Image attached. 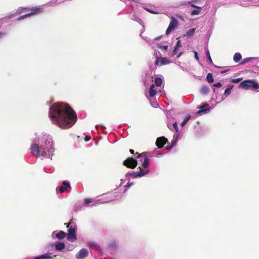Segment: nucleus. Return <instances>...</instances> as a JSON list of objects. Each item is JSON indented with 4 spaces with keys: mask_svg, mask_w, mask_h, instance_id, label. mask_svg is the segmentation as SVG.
I'll use <instances>...</instances> for the list:
<instances>
[{
    "mask_svg": "<svg viewBox=\"0 0 259 259\" xmlns=\"http://www.w3.org/2000/svg\"><path fill=\"white\" fill-rule=\"evenodd\" d=\"M140 171L138 172H135L131 174V176L133 178H137V177H143L147 174L149 173V171L148 170H143L141 166H139V168Z\"/></svg>",
    "mask_w": 259,
    "mask_h": 259,
    "instance_id": "nucleus-10",
    "label": "nucleus"
},
{
    "mask_svg": "<svg viewBox=\"0 0 259 259\" xmlns=\"http://www.w3.org/2000/svg\"><path fill=\"white\" fill-rule=\"evenodd\" d=\"M201 10L202 9H197V10H194L191 12V15L192 16L198 15L200 13Z\"/></svg>",
    "mask_w": 259,
    "mask_h": 259,
    "instance_id": "nucleus-30",
    "label": "nucleus"
},
{
    "mask_svg": "<svg viewBox=\"0 0 259 259\" xmlns=\"http://www.w3.org/2000/svg\"><path fill=\"white\" fill-rule=\"evenodd\" d=\"M70 185L69 183L66 181H63L62 183V186L59 187V190L61 193L64 192L67 188H70Z\"/></svg>",
    "mask_w": 259,
    "mask_h": 259,
    "instance_id": "nucleus-14",
    "label": "nucleus"
},
{
    "mask_svg": "<svg viewBox=\"0 0 259 259\" xmlns=\"http://www.w3.org/2000/svg\"><path fill=\"white\" fill-rule=\"evenodd\" d=\"M129 151L132 154H135V151L133 149H130Z\"/></svg>",
    "mask_w": 259,
    "mask_h": 259,
    "instance_id": "nucleus-50",
    "label": "nucleus"
},
{
    "mask_svg": "<svg viewBox=\"0 0 259 259\" xmlns=\"http://www.w3.org/2000/svg\"><path fill=\"white\" fill-rule=\"evenodd\" d=\"M170 18L171 21L165 32L166 35H168L171 31H174L176 28L178 27L179 25V22L177 19L174 17H171Z\"/></svg>",
    "mask_w": 259,
    "mask_h": 259,
    "instance_id": "nucleus-7",
    "label": "nucleus"
},
{
    "mask_svg": "<svg viewBox=\"0 0 259 259\" xmlns=\"http://www.w3.org/2000/svg\"><path fill=\"white\" fill-rule=\"evenodd\" d=\"M215 67H217V68H222L221 67H219V66H218L217 65H215Z\"/></svg>",
    "mask_w": 259,
    "mask_h": 259,
    "instance_id": "nucleus-52",
    "label": "nucleus"
},
{
    "mask_svg": "<svg viewBox=\"0 0 259 259\" xmlns=\"http://www.w3.org/2000/svg\"><path fill=\"white\" fill-rule=\"evenodd\" d=\"M242 80V78H234L231 80V82L233 83H238Z\"/></svg>",
    "mask_w": 259,
    "mask_h": 259,
    "instance_id": "nucleus-34",
    "label": "nucleus"
},
{
    "mask_svg": "<svg viewBox=\"0 0 259 259\" xmlns=\"http://www.w3.org/2000/svg\"><path fill=\"white\" fill-rule=\"evenodd\" d=\"M92 247H94L96 250L100 249V246L96 244H93L91 245Z\"/></svg>",
    "mask_w": 259,
    "mask_h": 259,
    "instance_id": "nucleus-41",
    "label": "nucleus"
},
{
    "mask_svg": "<svg viewBox=\"0 0 259 259\" xmlns=\"http://www.w3.org/2000/svg\"><path fill=\"white\" fill-rule=\"evenodd\" d=\"M136 154L138 155L136 157L137 159H140V161H142V158H144V161L142 163V166L143 168H146L148 166L149 163V160L148 156L147 155V152H143L142 153H138L137 152Z\"/></svg>",
    "mask_w": 259,
    "mask_h": 259,
    "instance_id": "nucleus-4",
    "label": "nucleus"
},
{
    "mask_svg": "<svg viewBox=\"0 0 259 259\" xmlns=\"http://www.w3.org/2000/svg\"><path fill=\"white\" fill-rule=\"evenodd\" d=\"M206 56H207V58L209 61V63L210 64H212L213 63L212 60L211 59V58L210 57V53H209V52L208 50H207L206 52Z\"/></svg>",
    "mask_w": 259,
    "mask_h": 259,
    "instance_id": "nucleus-33",
    "label": "nucleus"
},
{
    "mask_svg": "<svg viewBox=\"0 0 259 259\" xmlns=\"http://www.w3.org/2000/svg\"><path fill=\"white\" fill-rule=\"evenodd\" d=\"M195 28L191 29L189 31L187 32L186 35L187 36H192V35H193L194 34V33L195 32Z\"/></svg>",
    "mask_w": 259,
    "mask_h": 259,
    "instance_id": "nucleus-32",
    "label": "nucleus"
},
{
    "mask_svg": "<svg viewBox=\"0 0 259 259\" xmlns=\"http://www.w3.org/2000/svg\"><path fill=\"white\" fill-rule=\"evenodd\" d=\"M89 254L88 250L85 248H82L75 255L77 259H83L85 258Z\"/></svg>",
    "mask_w": 259,
    "mask_h": 259,
    "instance_id": "nucleus-12",
    "label": "nucleus"
},
{
    "mask_svg": "<svg viewBox=\"0 0 259 259\" xmlns=\"http://www.w3.org/2000/svg\"><path fill=\"white\" fill-rule=\"evenodd\" d=\"M66 233L63 231H60L56 234V237L59 239H63L66 237Z\"/></svg>",
    "mask_w": 259,
    "mask_h": 259,
    "instance_id": "nucleus-17",
    "label": "nucleus"
},
{
    "mask_svg": "<svg viewBox=\"0 0 259 259\" xmlns=\"http://www.w3.org/2000/svg\"><path fill=\"white\" fill-rule=\"evenodd\" d=\"M54 148L52 147V146H50V147L45 146V149H42V156L46 157H50L52 156L54 154Z\"/></svg>",
    "mask_w": 259,
    "mask_h": 259,
    "instance_id": "nucleus-9",
    "label": "nucleus"
},
{
    "mask_svg": "<svg viewBox=\"0 0 259 259\" xmlns=\"http://www.w3.org/2000/svg\"><path fill=\"white\" fill-rule=\"evenodd\" d=\"M213 87H217V88H221L222 85V83L220 82H218L216 83H214L213 84Z\"/></svg>",
    "mask_w": 259,
    "mask_h": 259,
    "instance_id": "nucleus-37",
    "label": "nucleus"
},
{
    "mask_svg": "<svg viewBox=\"0 0 259 259\" xmlns=\"http://www.w3.org/2000/svg\"><path fill=\"white\" fill-rule=\"evenodd\" d=\"M134 185V183L133 182H128L126 185L125 186V187L127 188H128L131 187L132 186Z\"/></svg>",
    "mask_w": 259,
    "mask_h": 259,
    "instance_id": "nucleus-38",
    "label": "nucleus"
},
{
    "mask_svg": "<svg viewBox=\"0 0 259 259\" xmlns=\"http://www.w3.org/2000/svg\"><path fill=\"white\" fill-rule=\"evenodd\" d=\"M154 87L155 85L154 84H152L150 86L149 89V95L151 97H153L156 94V91L154 89Z\"/></svg>",
    "mask_w": 259,
    "mask_h": 259,
    "instance_id": "nucleus-18",
    "label": "nucleus"
},
{
    "mask_svg": "<svg viewBox=\"0 0 259 259\" xmlns=\"http://www.w3.org/2000/svg\"><path fill=\"white\" fill-rule=\"evenodd\" d=\"M181 47V40L180 39H179L177 42L176 46L174 48V50L172 51V52L171 53L172 56H174L177 54L178 49L180 48Z\"/></svg>",
    "mask_w": 259,
    "mask_h": 259,
    "instance_id": "nucleus-15",
    "label": "nucleus"
},
{
    "mask_svg": "<svg viewBox=\"0 0 259 259\" xmlns=\"http://www.w3.org/2000/svg\"><path fill=\"white\" fill-rule=\"evenodd\" d=\"M241 59V55L239 53H236L234 54L233 60L235 62H238Z\"/></svg>",
    "mask_w": 259,
    "mask_h": 259,
    "instance_id": "nucleus-22",
    "label": "nucleus"
},
{
    "mask_svg": "<svg viewBox=\"0 0 259 259\" xmlns=\"http://www.w3.org/2000/svg\"><path fill=\"white\" fill-rule=\"evenodd\" d=\"M172 126L174 127V128L175 129V131L176 132H178L179 128H178V126L177 122H175L172 124V125L171 126L170 125H169V124H168V127L171 130H172Z\"/></svg>",
    "mask_w": 259,
    "mask_h": 259,
    "instance_id": "nucleus-27",
    "label": "nucleus"
},
{
    "mask_svg": "<svg viewBox=\"0 0 259 259\" xmlns=\"http://www.w3.org/2000/svg\"><path fill=\"white\" fill-rule=\"evenodd\" d=\"M209 89L207 86H203L201 88V92L204 94H207L208 93Z\"/></svg>",
    "mask_w": 259,
    "mask_h": 259,
    "instance_id": "nucleus-31",
    "label": "nucleus"
},
{
    "mask_svg": "<svg viewBox=\"0 0 259 259\" xmlns=\"http://www.w3.org/2000/svg\"><path fill=\"white\" fill-rule=\"evenodd\" d=\"M191 117V115H188L185 117L184 121L181 123V125L182 126H183L184 125L186 124V123L189 121Z\"/></svg>",
    "mask_w": 259,
    "mask_h": 259,
    "instance_id": "nucleus-29",
    "label": "nucleus"
},
{
    "mask_svg": "<svg viewBox=\"0 0 259 259\" xmlns=\"http://www.w3.org/2000/svg\"><path fill=\"white\" fill-rule=\"evenodd\" d=\"M5 33L0 31V38L4 37L5 35Z\"/></svg>",
    "mask_w": 259,
    "mask_h": 259,
    "instance_id": "nucleus-44",
    "label": "nucleus"
},
{
    "mask_svg": "<svg viewBox=\"0 0 259 259\" xmlns=\"http://www.w3.org/2000/svg\"><path fill=\"white\" fill-rule=\"evenodd\" d=\"M239 88L245 90H256L259 89V83L255 80H245L239 84Z\"/></svg>",
    "mask_w": 259,
    "mask_h": 259,
    "instance_id": "nucleus-2",
    "label": "nucleus"
},
{
    "mask_svg": "<svg viewBox=\"0 0 259 259\" xmlns=\"http://www.w3.org/2000/svg\"><path fill=\"white\" fill-rule=\"evenodd\" d=\"M208 106L209 104L207 103H205L202 105L198 107V108L200 109V110L197 112V114H200L202 113L208 112L210 111V108H208L207 109H205Z\"/></svg>",
    "mask_w": 259,
    "mask_h": 259,
    "instance_id": "nucleus-13",
    "label": "nucleus"
},
{
    "mask_svg": "<svg viewBox=\"0 0 259 259\" xmlns=\"http://www.w3.org/2000/svg\"><path fill=\"white\" fill-rule=\"evenodd\" d=\"M182 54V53H181L180 55H179L178 57L180 56V55Z\"/></svg>",
    "mask_w": 259,
    "mask_h": 259,
    "instance_id": "nucleus-53",
    "label": "nucleus"
},
{
    "mask_svg": "<svg viewBox=\"0 0 259 259\" xmlns=\"http://www.w3.org/2000/svg\"><path fill=\"white\" fill-rule=\"evenodd\" d=\"M191 6H192V7H194V8H197V9H202V8H201V7H197V6H195V5H193V4H192V5H191Z\"/></svg>",
    "mask_w": 259,
    "mask_h": 259,
    "instance_id": "nucleus-46",
    "label": "nucleus"
},
{
    "mask_svg": "<svg viewBox=\"0 0 259 259\" xmlns=\"http://www.w3.org/2000/svg\"><path fill=\"white\" fill-rule=\"evenodd\" d=\"M167 142L168 140L166 138L164 137H160L157 139L156 145L158 148H162Z\"/></svg>",
    "mask_w": 259,
    "mask_h": 259,
    "instance_id": "nucleus-11",
    "label": "nucleus"
},
{
    "mask_svg": "<svg viewBox=\"0 0 259 259\" xmlns=\"http://www.w3.org/2000/svg\"><path fill=\"white\" fill-rule=\"evenodd\" d=\"M68 228V233L67 235V239L68 240H71L72 241L76 240L77 238L76 236V233L77 231V226L74 225H71L70 227Z\"/></svg>",
    "mask_w": 259,
    "mask_h": 259,
    "instance_id": "nucleus-5",
    "label": "nucleus"
},
{
    "mask_svg": "<svg viewBox=\"0 0 259 259\" xmlns=\"http://www.w3.org/2000/svg\"><path fill=\"white\" fill-rule=\"evenodd\" d=\"M42 149H45V146H41L40 148L36 144H33L31 146V152L38 156L40 152L42 154Z\"/></svg>",
    "mask_w": 259,
    "mask_h": 259,
    "instance_id": "nucleus-8",
    "label": "nucleus"
},
{
    "mask_svg": "<svg viewBox=\"0 0 259 259\" xmlns=\"http://www.w3.org/2000/svg\"><path fill=\"white\" fill-rule=\"evenodd\" d=\"M138 164L137 160L133 157L127 158L123 161V165L127 168L133 169L135 168Z\"/></svg>",
    "mask_w": 259,
    "mask_h": 259,
    "instance_id": "nucleus-6",
    "label": "nucleus"
},
{
    "mask_svg": "<svg viewBox=\"0 0 259 259\" xmlns=\"http://www.w3.org/2000/svg\"><path fill=\"white\" fill-rule=\"evenodd\" d=\"M230 70L229 69H226V70H223L221 72V74H224L226 72H227L228 71H229Z\"/></svg>",
    "mask_w": 259,
    "mask_h": 259,
    "instance_id": "nucleus-47",
    "label": "nucleus"
},
{
    "mask_svg": "<svg viewBox=\"0 0 259 259\" xmlns=\"http://www.w3.org/2000/svg\"><path fill=\"white\" fill-rule=\"evenodd\" d=\"M176 16L182 20H184L183 17L180 15H176Z\"/></svg>",
    "mask_w": 259,
    "mask_h": 259,
    "instance_id": "nucleus-48",
    "label": "nucleus"
},
{
    "mask_svg": "<svg viewBox=\"0 0 259 259\" xmlns=\"http://www.w3.org/2000/svg\"><path fill=\"white\" fill-rule=\"evenodd\" d=\"M160 62L162 65H166L170 63V61L165 57L160 58Z\"/></svg>",
    "mask_w": 259,
    "mask_h": 259,
    "instance_id": "nucleus-20",
    "label": "nucleus"
},
{
    "mask_svg": "<svg viewBox=\"0 0 259 259\" xmlns=\"http://www.w3.org/2000/svg\"><path fill=\"white\" fill-rule=\"evenodd\" d=\"M34 13H35V12L34 13H28L25 14L24 15H23V16H20L19 17H18L17 18V20L20 21V20H21L24 18H26L28 17L34 15Z\"/></svg>",
    "mask_w": 259,
    "mask_h": 259,
    "instance_id": "nucleus-23",
    "label": "nucleus"
},
{
    "mask_svg": "<svg viewBox=\"0 0 259 259\" xmlns=\"http://www.w3.org/2000/svg\"><path fill=\"white\" fill-rule=\"evenodd\" d=\"M206 80L208 83H212L214 81L213 74L208 73L206 76Z\"/></svg>",
    "mask_w": 259,
    "mask_h": 259,
    "instance_id": "nucleus-21",
    "label": "nucleus"
},
{
    "mask_svg": "<svg viewBox=\"0 0 259 259\" xmlns=\"http://www.w3.org/2000/svg\"><path fill=\"white\" fill-rule=\"evenodd\" d=\"M65 244L63 242H58L55 245V248L57 250H59V251H61V250H62L63 249H64L65 248Z\"/></svg>",
    "mask_w": 259,
    "mask_h": 259,
    "instance_id": "nucleus-16",
    "label": "nucleus"
},
{
    "mask_svg": "<svg viewBox=\"0 0 259 259\" xmlns=\"http://www.w3.org/2000/svg\"><path fill=\"white\" fill-rule=\"evenodd\" d=\"M160 48H163V50L166 51L168 49V46H161Z\"/></svg>",
    "mask_w": 259,
    "mask_h": 259,
    "instance_id": "nucleus-45",
    "label": "nucleus"
},
{
    "mask_svg": "<svg viewBox=\"0 0 259 259\" xmlns=\"http://www.w3.org/2000/svg\"><path fill=\"white\" fill-rule=\"evenodd\" d=\"M92 201L91 199H89V198H87V199H84V202L85 204H89L90 203V202H92Z\"/></svg>",
    "mask_w": 259,
    "mask_h": 259,
    "instance_id": "nucleus-39",
    "label": "nucleus"
},
{
    "mask_svg": "<svg viewBox=\"0 0 259 259\" xmlns=\"http://www.w3.org/2000/svg\"><path fill=\"white\" fill-rule=\"evenodd\" d=\"M194 57H195V58L197 60H199V57H198L197 53L196 51H194Z\"/></svg>",
    "mask_w": 259,
    "mask_h": 259,
    "instance_id": "nucleus-43",
    "label": "nucleus"
},
{
    "mask_svg": "<svg viewBox=\"0 0 259 259\" xmlns=\"http://www.w3.org/2000/svg\"><path fill=\"white\" fill-rule=\"evenodd\" d=\"M159 62H160V58L157 57L156 58V60H155V63H154L155 65H156V66L158 65Z\"/></svg>",
    "mask_w": 259,
    "mask_h": 259,
    "instance_id": "nucleus-40",
    "label": "nucleus"
},
{
    "mask_svg": "<svg viewBox=\"0 0 259 259\" xmlns=\"http://www.w3.org/2000/svg\"><path fill=\"white\" fill-rule=\"evenodd\" d=\"M91 139V138L89 136H86L85 138V141H88Z\"/></svg>",
    "mask_w": 259,
    "mask_h": 259,
    "instance_id": "nucleus-49",
    "label": "nucleus"
},
{
    "mask_svg": "<svg viewBox=\"0 0 259 259\" xmlns=\"http://www.w3.org/2000/svg\"><path fill=\"white\" fill-rule=\"evenodd\" d=\"M233 84H229L225 91L224 95H225L227 97L230 95L231 91L233 88Z\"/></svg>",
    "mask_w": 259,
    "mask_h": 259,
    "instance_id": "nucleus-19",
    "label": "nucleus"
},
{
    "mask_svg": "<svg viewBox=\"0 0 259 259\" xmlns=\"http://www.w3.org/2000/svg\"><path fill=\"white\" fill-rule=\"evenodd\" d=\"M154 81L156 86L160 87L162 83V79L160 77H156Z\"/></svg>",
    "mask_w": 259,
    "mask_h": 259,
    "instance_id": "nucleus-26",
    "label": "nucleus"
},
{
    "mask_svg": "<svg viewBox=\"0 0 259 259\" xmlns=\"http://www.w3.org/2000/svg\"><path fill=\"white\" fill-rule=\"evenodd\" d=\"M109 247L112 250H115L117 247V245H116V242L115 241H111L109 244Z\"/></svg>",
    "mask_w": 259,
    "mask_h": 259,
    "instance_id": "nucleus-25",
    "label": "nucleus"
},
{
    "mask_svg": "<svg viewBox=\"0 0 259 259\" xmlns=\"http://www.w3.org/2000/svg\"><path fill=\"white\" fill-rule=\"evenodd\" d=\"M159 38H160V37H156V38H155V39H156V40H158Z\"/></svg>",
    "mask_w": 259,
    "mask_h": 259,
    "instance_id": "nucleus-51",
    "label": "nucleus"
},
{
    "mask_svg": "<svg viewBox=\"0 0 259 259\" xmlns=\"http://www.w3.org/2000/svg\"><path fill=\"white\" fill-rule=\"evenodd\" d=\"M145 9L147 12L150 13L151 14H159V13L158 12L153 11L150 9L146 8Z\"/></svg>",
    "mask_w": 259,
    "mask_h": 259,
    "instance_id": "nucleus-35",
    "label": "nucleus"
},
{
    "mask_svg": "<svg viewBox=\"0 0 259 259\" xmlns=\"http://www.w3.org/2000/svg\"><path fill=\"white\" fill-rule=\"evenodd\" d=\"M254 59V58H253V57H248V58H244L242 61V62L240 63V64H241V65L245 64L246 63H247L248 61H251Z\"/></svg>",
    "mask_w": 259,
    "mask_h": 259,
    "instance_id": "nucleus-28",
    "label": "nucleus"
},
{
    "mask_svg": "<svg viewBox=\"0 0 259 259\" xmlns=\"http://www.w3.org/2000/svg\"><path fill=\"white\" fill-rule=\"evenodd\" d=\"M73 222V219H71L69 221V222L68 223H65V225H66L67 228L70 227V226L72 225V223Z\"/></svg>",
    "mask_w": 259,
    "mask_h": 259,
    "instance_id": "nucleus-36",
    "label": "nucleus"
},
{
    "mask_svg": "<svg viewBox=\"0 0 259 259\" xmlns=\"http://www.w3.org/2000/svg\"><path fill=\"white\" fill-rule=\"evenodd\" d=\"M49 117L54 124L63 129L71 127L77 120L76 114L72 108L61 102L54 103L50 107Z\"/></svg>",
    "mask_w": 259,
    "mask_h": 259,
    "instance_id": "nucleus-1",
    "label": "nucleus"
},
{
    "mask_svg": "<svg viewBox=\"0 0 259 259\" xmlns=\"http://www.w3.org/2000/svg\"><path fill=\"white\" fill-rule=\"evenodd\" d=\"M49 253L42 254L35 257V259H50L52 257L49 255Z\"/></svg>",
    "mask_w": 259,
    "mask_h": 259,
    "instance_id": "nucleus-24",
    "label": "nucleus"
},
{
    "mask_svg": "<svg viewBox=\"0 0 259 259\" xmlns=\"http://www.w3.org/2000/svg\"><path fill=\"white\" fill-rule=\"evenodd\" d=\"M175 142H174L172 144H171L169 146H167L166 147V149H171L172 147L174 146V144H175Z\"/></svg>",
    "mask_w": 259,
    "mask_h": 259,
    "instance_id": "nucleus-42",
    "label": "nucleus"
},
{
    "mask_svg": "<svg viewBox=\"0 0 259 259\" xmlns=\"http://www.w3.org/2000/svg\"><path fill=\"white\" fill-rule=\"evenodd\" d=\"M43 11L42 9L40 7H35L33 8H19L17 13L21 14L23 13H34V15L38 14Z\"/></svg>",
    "mask_w": 259,
    "mask_h": 259,
    "instance_id": "nucleus-3",
    "label": "nucleus"
}]
</instances>
